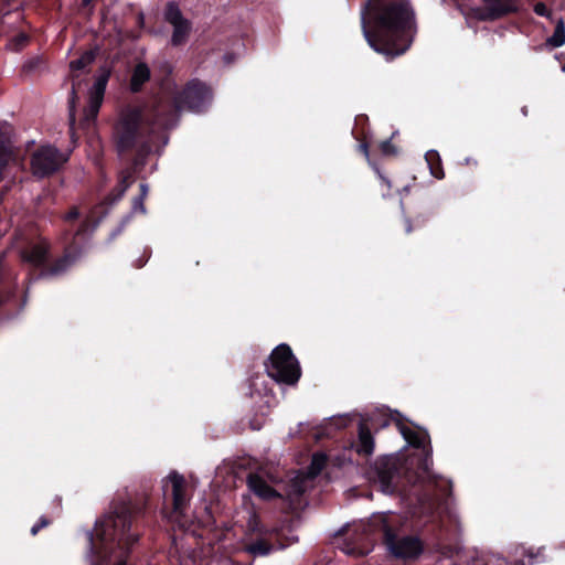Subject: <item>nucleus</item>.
<instances>
[{"instance_id":"7","label":"nucleus","mask_w":565,"mask_h":565,"mask_svg":"<svg viewBox=\"0 0 565 565\" xmlns=\"http://www.w3.org/2000/svg\"><path fill=\"white\" fill-rule=\"evenodd\" d=\"M164 19L173 26L171 43L173 45L183 44L188 40L191 31L190 21L183 18L179 7L173 2L167 4Z\"/></svg>"},{"instance_id":"35","label":"nucleus","mask_w":565,"mask_h":565,"mask_svg":"<svg viewBox=\"0 0 565 565\" xmlns=\"http://www.w3.org/2000/svg\"><path fill=\"white\" fill-rule=\"evenodd\" d=\"M117 565H126V563L121 562V563H118Z\"/></svg>"},{"instance_id":"4","label":"nucleus","mask_w":565,"mask_h":565,"mask_svg":"<svg viewBox=\"0 0 565 565\" xmlns=\"http://www.w3.org/2000/svg\"><path fill=\"white\" fill-rule=\"evenodd\" d=\"M130 529V518L126 511L116 512L108 515L95 529V535L102 541H116L120 547L132 544L137 537L128 534Z\"/></svg>"},{"instance_id":"31","label":"nucleus","mask_w":565,"mask_h":565,"mask_svg":"<svg viewBox=\"0 0 565 565\" xmlns=\"http://www.w3.org/2000/svg\"><path fill=\"white\" fill-rule=\"evenodd\" d=\"M73 107H74V98L71 100V120L73 121L74 120V115H73Z\"/></svg>"},{"instance_id":"22","label":"nucleus","mask_w":565,"mask_h":565,"mask_svg":"<svg viewBox=\"0 0 565 565\" xmlns=\"http://www.w3.org/2000/svg\"><path fill=\"white\" fill-rule=\"evenodd\" d=\"M28 38L25 34L23 33H20L19 35H17L11 42H10V47L12 50H19L25 42H26Z\"/></svg>"},{"instance_id":"17","label":"nucleus","mask_w":565,"mask_h":565,"mask_svg":"<svg viewBox=\"0 0 565 565\" xmlns=\"http://www.w3.org/2000/svg\"><path fill=\"white\" fill-rule=\"evenodd\" d=\"M547 44L552 47H559L565 44V25L563 20L557 21L553 35L547 39Z\"/></svg>"},{"instance_id":"15","label":"nucleus","mask_w":565,"mask_h":565,"mask_svg":"<svg viewBox=\"0 0 565 565\" xmlns=\"http://www.w3.org/2000/svg\"><path fill=\"white\" fill-rule=\"evenodd\" d=\"M401 433L409 445L417 448H425L428 438L425 431L402 426Z\"/></svg>"},{"instance_id":"26","label":"nucleus","mask_w":565,"mask_h":565,"mask_svg":"<svg viewBox=\"0 0 565 565\" xmlns=\"http://www.w3.org/2000/svg\"><path fill=\"white\" fill-rule=\"evenodd\" d=\"M434 159H437V160H438V156H437V153H436V152H428V153L426 154V160H427V161H428V163L430 164L431 173H433L436 178H441V175L438 173V171H437V170H435V169L433 168V160H434Z\"/></svg>"},{"instance_id":"18","label":"nucleus","mask_w":565,"mask_h":565,"mask_svg":"<svg viewBox=\"0 0 565 565\" xmlns=\"http://www.w3.org/2000/svg\"><path fill=\"white\" fill-rule=\"evenodd\" d=\"M94 61V54L92 52H85L79 58L71 62V71L73 76L77 71L84 70Z\"/></svg>"},{"instance_id":"24","label":"nucleus","mask_w":565,"mask_h":565,"mask_svg":"<svg viewBox=\"0 0 565 565\" xmlns=\"http://www.w3.org/2000/svg\"><path fill=\"white\" fill-rule=\"evenodd\" d=\"M534 12L537 14V15H541V17H550V11L548 9L546 8V6L542 2H539L534 6Z\"/></svg>"},{"instance_id":"29","label":"nucleus","mask_w":565,"mask_h":565,"mask_svg":"<svg viewBox=\"0 0 565 565\" xmlns=\"http://www.w3.org/2000/svg\"><path fill=\"white\" fill-rule=\"evenodd\" d=\"M78 216V211L77 209H72L67 214H66V220H73V218H76Z\"/></svg>"},{"instance_id":"8","label":"nucleus","mask_w":565,"mask_h":565,"mask_svg":"<svg viewBox=\"0 0 565 565\" xmlns=\"http://www.w3.org/2000/svg\"><path fill=\"white\" fill-rule=\"evenodd\" d=\"M385 541L388 550L397 557L413 558L420 554L422 543L416 537L396 539L385 526Z\"/></svg>"},{"instance_id":"23","label":"nucleus","mask_w":565,"mask_h":565,"mask_svg":"<svg viewBox=\"0 0 565 565\" xmlns=\"http://www.w3.org/2000/svg\"><path fill=\"white\" fill-rule=\"evenodd\" d=\"M68 264H70V257L65 256L54 267H52L51 273L58 274V273L63 271Z\"/></svg>"},{"instance_id":"13","label":"nucleus","mask_w":565,"mask_h":565,"mask_svg":"<svg viewBox=\"0 0 565 565\" xmlns=\"http://www.w3.org/2000/svg\"><path fill=\"white\" fill-rule=\"evenodd\" d=\"M47 250L49 244L41 241L25 249L23 252V258L33 265H42L46 259Z\"/></svg>"},{"instance_id":"5","label":"nucleus","mask_w":565,"mask_h":565,"mask_svg":"<svg viewBox=\"0 0 565 565\" xmlns=\"http://www.w3.org/2000/svg\"><path fill=\"white\" fill-rule=\"evenodd\" d=\"M66 160L67 156L55 147L41 146L31 157V170L35 177L43 178L57 171Z\"/></svg>"},{"instance_id":"6","label":"nucleus","mask_w":565,"mask_h":565,"mask_svg":"<svg viewBox=\"0 0 565 565\" xmlns=\"http://www.w3.org/2000/svg\"><path fill=\"white\" fill-rule=\"evenodd\" d=\"M140 118L141 113L138 109H128L122 113L116 127L117 142L121 150H125L132 145Z\"/></svg>"},{"instance_id":"11","label":"nucleus","mask_w":565,"mask_h":565,"mask_svg":"<svg viewBox=\"0 0 565 565\" xmlns=\"http://www.w3.org/2000/svg\"><path fill=\"white\" fill-rule=\"evenodd\" d=\"M248 487L252 492L264 500H269L278 495L277 491L274 490L259 475H250L248 477Z\"/></svg>"},{"instance_id":"30","label":"nucleus","mask_w":565,"mask_h":565,"mask_svg":"<svg viewBox=\"0 0 565 565\" xmlns=\"http://www.w3.org/2000/svg\"><path fill=\"white\" fill-rule=\"evenodd\" d=\"M140 189H141V198H145L147 195V193H148L147 184H141Z\"/></svg>"},{"instance_id":"12","label":"nucleus","mask_w":565,"mask_h":565,"mask_svg":"<svg viewBox=\"0 0 565 565\" xmlns=\"http://www.w3.org/2000/svg\"><path fill=\"white\" fill-rule=\"evenodd\" d=\"M484 3L489 12H480L478 14L480 19H487L515 10L510 0H484Z\"/></svg>"},{"instance_id":"2","label":"nucleus","mask_w":565,"mask_h":565,"mask_svg":"<svg viewBox=\"0 0 565 565\" xmlns=\"http://www.w3.org/2000/svg\"><path fill=\"white\" fill-rule=\"evenodd\" d=\"M211 100V89L198 79L190 81L181 90H172L168 85L154 106L153 116L160 127L167 128L172 124L175 113L201 111Z\"/></svg>"},{"instance_id":"20","label":"nucleus","mask_w":565,"mask_h":565,"mask_svg":"<svg viewBox=\"0 0 565 565\" xmlns=\"http://www.w3.org/2000/svg\"><path fill=\"white\" fill-rule=\"evenodd\" d=\"M327 462V457L324 454H315L312 456L311 465L309 468V473L311 477L317 476L324 468Z\"/></svg>"},{"instance_id":"25","label":"nucleus","mask_w":565,"mask_h":565,"mask_svg":"<svg viewBox=\"0 0 565 565\" xmlns=\"http://www.w3.org/2000/svg\"><path fill=\"white\" fill-rule=\"evenodd\" d=\"M391 478H392V475L390 472H380V480L382 482L384 491H388L390 490V480H391Z\"/></svg>"},{"instance_id":"21","label":"nucleus","mask_w":565,"mask_h":565,"mask_svg":"<svg viewBox=\"0 0 565 565\" xmlns=\"http://www.w3.org/2000/svg\"><path fill=\"white\" fill-rule=\"evenodd\" d=\"M247 525L252 532L267 533V531H264L260 526L259 518L255 512L250 513Z\"/></svg>"},{"instance_id":"10","label":"nucleus","mask_w":565,"mask_h":565,"mask_svg":"<svg viewBox=\"0 0 565 565\" xmlns=\"http://www.w3.org/2000/svg\"><path fill=\"white\" fill-rule=\"evenodd\" d=\"M168 481L172 484L173 515L175 516V522H180L179 515L185 508L184 478L175 472H172L169 475Z\"/></svg>"},{"instance_id":"14","label":"nucleus","mask_w":565,"mask_h":565,"mask_svg":"<svg viewBox=\"0 0 565 565\" xmlns=\"http://www.w3.org/2000/svg\"><path fill=\"white\" fill-rule=\"evenodd\" d=\"M150 78V70L147 64L139 63L134 68L131 79H130V88L132 92H139L142 85L148 82Z\"/></svg>"},{"instance_id":"9","label":"nucleus","mask_w":565,"mask_h":565,"mask_svg":"<svg viewBox=\"0 0 565 565\" xmlns=\"http://www.w3.org/2000/svg\"><path fill=\"white\" fill-rule=\"evenodd\" d=\"M107 81H108V75L107 74L100 75L96 79V82H95V84L93 86V89L90 92L89 104H88V108H87L86 114H85V120L86 121H94L95 118L97 117L98 110H99L100 105L103 103V98H104V93H105V89H106Z\"/></svg>"},{"instance_id":"32","label":"nucleus","mask_w":565,"mask_h":565,"mask_svg":"<svg viewBox=\"0 0 565 565\" xmlns=\"http://www.w3.org/2000/svg\"><path fill=\"white\" fill-rule=\"evenodd\" d=\"M75 93H76V85H75V83H73V86H72V94H73V96L75 95Z\"/></svg>"},{"instance_id":"33","label":"nucleus","mask_w":565,"mask_h":565,"mask_svg":"<svg viewBox=\"0 0 565 565\" xmlns=\"http://www.w3.org/2000/svg\"><path fill=\"white\" fill-rule=\"evenodd\" d=\"M92 0H83L84 4L87 6L90 3Z\"/></svg>"},{"instance_id":"28","label":"nucleus","mask_w":565,"mask_h":565,"mask_svg":"<svg viewBox=\"0 0 565 565\" xmlns=\"http://www.w3.org/2000/svg\"><path fill=\"white\" fill-rule=\"evenodd\" d=\"M45 525H47V522H46L44 519H41V523H40V524H35V525L31 529V533H32L33 535H35V534L39 532V530H40L41 527L45 526Z\"/></svg>"},{"instance_id":"16","label":"nucleus","mask_w":565,"mask_h":565,"mask_svg":"<svg viewBox=\"0 0 565 565\" xmlns=\"http://www.w3.org/2000/svg\"><path fill=\"white\" fill-rule=\"evenodd\" d=\"M374 449V440L370 433V430L363 426H361L359 431V444L356 450L359 454H363L369 456L373 452Z\"/></svg>"},{"instance_id":"34","label":"nucleus","mask_w":565,"mask_h":565,"mask_svg":"<svg viewBox=\"0 0 565 565\" xmlns=\"http://www.w3.org/2000/svg\"><path fill=\"white\" fill-rule=\"evenodd\" d=\"M364 553H365V552H363V551H359V552H358V554H359V555H362V554H364Z\"/></svg>"},{"instance_id":"3","label":"nucleus","mask_w":565,"mask_h":565,"mask_svg":"<svg viewBox=\"0 0 565 565\" xmlns=\"http://www.w3.org/2000/svg\"><path fill=\"white\" fill-rule=\"evenodd\" d=\"M266 370L270 377L287 384H294L300 377L298 362L286 344H280L273 351Z\"/></svg>"},{"instance_id":"1","label":"nucleus","mask_w":565,"mask_h":565,"mask_svg":"<svg viewBox=\"0 0 565 565\" xmlns=\"http://www.w3.org/2000/svg\"><path fill=\"white\" fill-rule=\"evenodd\" d=\"M362 26L369 45L388 60L404 54L416 33L415 14L408 0H367Z\"/></svg>"},{"instance_id":"27","label":"nucleus","mask_w":565,"mask_h":565,"mask_svg":"<svg viewBox=\"0 0 565 565\" xmlns=\"http://www.w3.org/2000/svg\"><path fill=\"white\" fill-rule=\"evenodd\" d=\"M130 184H131L130 175L122 177V179L120 181L121 193H124L129 188Z\"/></svg>"},{"instance_id":"19","label":"nucleus","mask_w":565,"mask_h":565,"mask_svg":"<svg viewBox=\"0 0 565 565\" xmlns=\"http://www.w3.org/2000/svg\"><path fill=\"white\" fill-rule=\"evenodd\" d=\"M246 550L248 553H250L253 555L264 556V555H267L268 553H270V551L273 550V546L270 544H268L267 542H265L264 540H259L255 543L249 544L246 547Z\"/></svg>"}]
</instances>
